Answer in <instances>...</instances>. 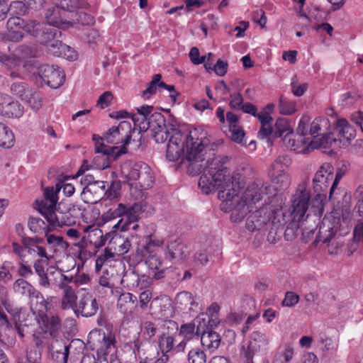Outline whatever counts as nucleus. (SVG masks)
Masks as SVG:
<instances>
[{
  "mask_svg": "<svg viewBox=\"0 0 363 363\" xmlns=\"http://www.w3.org/2000/svg\"><path fill=\"white\" fill-rule=\"evenodd\" d=\"M99 309L96 299L89 293H86L80 298L74 313L84 317H91L95 315Z\"/></svg>",
  "mask_w": 363,
  "mask_h": 363,
  "instance_id": "obj_22",
  "label": "nucleus"
},
{
  "mask_svg": "<svg viewBox=\"0 0 363 363\" xmlns=\"http://www.w3.org/2000/svg\"><path fill=\"white\" fill-rule=\"evenodd\" d=\"M77 292L71 286L63 289V295L61 300L62 308L63 309H72L74 312L78 303H77Z\"/></svg>",
  "mask_w": 363,
  "mask_h": 363,
  "instance_id": "obj_34",
  "label": "nucleus"
},
{
  "mask_svg": "<svg viewBox=\"0 0 363 363\" xmlns=\"http://www.w3.org/2000/svg\"><path fill=\"white\" fill-rule=\"evenodd\" d=\"M174 347V338L170 335H161L158 339V348L157 357H155L156 363H167L169 359L168 352H169Z\"/></svg>",
  "mask_w": 363,
  "mask_h": 363,
  "instance_id": "obj_24",
  "label": "nucleus"
},
{
  "mask_svg": "<svg viewBox=\"0 0 363 363\" xmlns=\"http://www.w3.org/2000/svg\"><path fill=\"white\" fill-rule=\"evenodd\" d=\"M88 3L86 0H62L60 6L63 10L73 11L78 9L86 8Z\"/></svg>",
  "mask_w": 363,
  "mask_h": 363,
  "instance_id": "obj_50",
  "label": "nucleus"
},
{
  "mask_svg": "<svg viewBox=\"0 0 363 363\" xmlns=\"http://www.w3.org/2000/svg\"><path fill=\"white\" fill-rule=\"evenodd\" d=\"M32 66L34 70L31 73L39 77L50 87L57 89L63 84L65 74L59 67H55L54 65H40L39 62H35Z\"/></svg>",
  "mask_w": 363,
  "mask_h": 363,
  "instance_id": "obj_13",
  "label": "nucleus"
},
{
  "mask_svg": "<svg viewBox=\"0 0 363 363\" xmlns=\"http://www.w3.org/2000/svg\"><path fill=\"white\" fill-rule=\"evenodd\" d=\"M84 232L87 233V240L89 243L96 248L104 246L111 237L110 233L104 235L102 230L94 225L86 226L84 228Z\"/></svg>",
  "mask_w": 363,
  "mask_h": 363,
  "instance_id": "obj_25",
  "label": "nucleus"
},
{
  "mask_svg": "<svg viewBox=\"0 0 363 363\" xmlns=\"http://www.w3.org/2000/svg\"><path fill=\"white\" fill-rule=\"evenodd\" d=\"M145 259V264L152 272L155 279L163 277L166 267L164 266L160 257L156 254H149Z\"/></svg>",
  "mask_w": 363,
  "mask_h": 363,
  "instance_id": "obj_28",
  "label": "nucleus"
},
{
  "mask_svg": "<svg viewBox=\"0 0 363 363\" xmlns=\"http://www.w3.org/2000/svg\"><path fill=\"white\" fill-rule=\"evenodd\" d=\"M174 307L177 311L183 313H197L201 310L199 298L189 291L178 293L174 298Z\"/></svg>",
  "mask_w": 363,
  "mask_h": 363,
  "instance_id": "obj_16",
  "label": "nucleus"
},
{
  "mask_svg": "<svg viewBox=\"0 0 363 363\" xmlns=\"http://www.w3.org/2000/svg\"><path fill=\"white\" fill-rule=\"evenodd\" d=\"M41 353L37 347H33L27 350L26 361L23 359H18L17 363H39Z\"/></svg>",
  "mask_w": 363,
  "mask_h": 363,
  "instance_id": "obj_56",
  "label": "nucleus"
},
{
  "mask_svg": "<svg viewBox=\"0 0 363 363\" xmlns=\"http://www.w3.org/2000/svg\"><path fill=\"white\" fill-rule=\"evenodd\" d=\"M137 297L131 293H123L118 299L119 311L125 315L132 314L136 308Z\"/></svg>",
  "mask_w": 363,
  "mask_h": 363,
  "instance_id": "obj_27",
  "label": "nucleus"
},
{
  "mask_svg": "<svg viewBox=\"0 0 363 363\" xmlns=\"http://www.w3.org/2000/svg\"><path fill=\"white\" fill-rule=\"evenodd\" d=\"M296 111V104L289 101L284 96L279 99V112L282 115H291Z\"/></svg>",
  "mask_w": 363,
  "mask_h": 363,
  "instance_id": "obj_52",
  "label": "nucleus"
},
{
  "mask_svg": "<svg viewBox=\"0 0 363 363\" xmlns=\"http://www.w3.org/2000/svg\"><path fill=\"white\" fill-rule=\"evenodd\" d=\"M49 45L57 48V51L52 52L55 55L62 56L69 61H74L77 58V52L71 47L62 43L57 38L53 39Z\"/></svg>",
  "mask_w": 363,
  "mask_h": 363,
  "instance_id": "obj_29",
  "label": "nucleus"
},
{
  "mask_svg": "<svg viewBox=\"0 0 363 363\" xmlns=\"http://www.w3.org/2000/svg\"><path fill=\"white\" fill-rule=\"evenodd\" d=\"M290 163L291 160L288 156H279L271 165L269 173L271 177L270 186L265 185L261 180H256L249 184L242 191L244 184L242 176L240 173H232L240 177L238 187L235 196L230 199V209L225 211L220 208V210L225 213H231L230 220L233 223H240L245 218L247 213L252 211L253 205L263 199L264 195H269L273 199L276 194L275 191L286 189L289 186L291 178L286 172V168Z\"/></svg>",
  "mask_w": 363,
  "mask_h": 363,
  "instance_id": "obj_2",
  "label": "nucleus"
},
{
  "mask_svg": "<svg viewBox=\"0 0 363 363\" xmlns=\"http://www.w3.org/2000/svg\"><path fill=\"white\" fill-rule=\"evenodd\" d=\"M15 137L11 129L0 121V147L11 148L14 145Z\"/></svg>",
  "mask_w": 363,
  "mask_h": 363,
  "instance_id": "obj_38",
  "label": "nucleus"
},
{
  "mask_svg": "<svg viewBox=\"0 0 363 363\" xmlns=\"http://www.w3.org/2000/svg\"><path fill=\"white\" fill-rule=\"evenodd\" d=\"M28 254L37 255L42 259L50 260L52 255H49L45 247L38 245L35 242H28Z\"/></svg>",
  "mask_w": 363,
  "mask_h": 363,
  "instance_id": "obj_49",
  "label": "nucleus"
},
{
  "mask_svg": "<svg viewBox=\"0 0 363 363\" xmlns=\"http://www.w3.org/2000/svg\"><path fill=\"white\" fill-rule=\"evenodd\" d=\"M31 298V310L34 314H38L36 320L40 328L45 335L54 336L60 327V318L56 315L49 317L46 315L48 302L39 291Z\"/></svg>",
  "mask_w": 363,
  "mask_h": 363,
  "instance_id": "obj_9",
  "label": "nucleus"
},
{
  "mask_svg": "<svg viewBox=\"0 0 363 363\" xmlns=\"http://www.w3.org/2000/svg\"><path fill=\"white\" fill-rule=\"evenodd\" d=\"M61 187H46L43 198L35 201V208L53 227L70 226L75 223L69 211L63 213L57 208L58 193Z\"/></svg>",
  "mask_w": 363,
  "mask_h": 363,
  "instance_id": "obj_4",
  "label": "nucleus"
},
{
  "mask_svg": "<svg viewBox=\"0 0 363 363\" xmlns=\"http://www.w3.org/2000/svg\"><path fill=\"white\" fill-rule=\"evenodd\" d=\"M196 335H197V330L195 329V324L190 323L182 325L179 333V336L182 340L177 345V350L184 351L187 342L192 340Z\"/></svg>",
  "mask_w": 363,
  "mask_h": 363,
  "instance_id": "obj_31",
  "label": "nucleus"
},
{
  "mask_svg": "<svg viewBox=\"0 0 363 363\" xmlns=\"http://www.w3.org/2000/svg\"><path fill=\"white\" fill-rule=\"evenodd\" d=\"M151 308L153 313L160 319L167 320L173 317L174 308L171 299L166 296H161L152 301Z\"/></svg>",
  "mask_w": 363,
  "mask_h": 363,
  "instance_id": "obj_21",
  "label": "nucleus"
},
{
  "mask_svg": "<svg viewBox=\"0 0 363 363\" xmlns=\"http://www.w3.org/2000/svg\"><path fill=\"white\" fill-rule=\"evenodd\" d=\"M116 254L111 248L106 247L104 251L97 257V265L102 266L105 262L113 260Z\"/></svg>",
  "mask_w": 363,
  "mask_h": 363,
  "instance_id": "obj_62",
  "label": "nucleus"
},
{
  "mask_svg": "<svg viewBox=\"0 0 363 363\" xmlns=\"http://www.w3.org/2000/svg\"><path fill=\"white\" fill-rule=\"evenodd\" d=\"M189 363H206V356L205 353L199 348L192 349L188 354Z\"/></svg>",
  "mask_w": 363,
  "mask_h": 363,
  "instance_id": "obj_55",
  "label": "nucleus"
},
{
  "mask_svg": "<svg viewBox=\"0 0 363 363\" xmlns=\"http://www.w3.org/2000/svg\"><path fill=\"white\" fill-rule=\"evenodd\" d=\"M48 260L38 259L34 263V269L39 277V284L40 286L48 288L50 287V279L48 269L47 272L45 271V266Z\"/></svg>",
  "mask_w": 363,
  "mask_h": 363,
  "instance_id": "obj_41",
  "label": "nucleus"
},
{
  "mask_svg": "<svg viewBox=\"0 0 363 363\" xmlns=\"http://www.w3.org/2000/svg\"><path fill=\"white\" fill-rule=\"evenodd\" d=\"M24 30L38 38L41 43L48 45L53 39L58 38L61 35V31L57 28H50L45 23L37 20L27 21Z\"/></svg>",
  "mask_w": 363,
  "mask_h": 363,
  "instance_id": "obj_14",
  "label": "nucleus"
},
{
  "mask_svg": "<svg viewBox=\"0 0 363 363\" xmlns=\"http://www.w3.org/2000/svg\"><path fill=\"white\" fill-rule=\"evenodd\" d=\"M329 128L328 119L319 117L315 118L311 124L308 134L313 137V140H316L320 133L326 132Z\"/></svg>",
  "mask_w": 363,
  "mask_h": 363,
  "instance_id": "obj_40",
  "label": "nucleus"
},
{
  "mask_svg": "<svg viewBox=\"0 0 363 363\" xmlns=\"http://www.w3.org/2000/svg\"><path fill=\"white\" fill-rule=\"evenodd\" d=\"M333 177L334 168L330 163L323 164L313 177V187L317 194L313 199V203H314L320 211H323V203L326 201V194L325 192L327 191L330 185H332Z\"/></svg>",
  "mask_w": 363,
  "mask_h": 363,
  "instance_id": "obj_10",
  "label": "nucleus"
},
{
  "mask_svg": "<svg viewBox=\"0 0 363 363\" xmlns=\"http://www.w3.org/2000/svg\"><path fill=\"white\" fill-rule=\"evenodd\" d=\"M24 19L19 16H11L6 23V31L2 35V40L4 41L18 42L23 38L21 30H24L26 24Z\"/></svg>",
  "mask_w": 363,
  "mask_h": 363,
  "instance_id": "obj_18",
  "label": "nucleus"
},
{
  "mask_svg": "<svg viewBox=\"0 0 363 363\" xmlns=\"http://www.w3.org/2000/svg\"><path fill=\"white\" fill-rule=\"evenodd\" d=\"M351 218V213L347 209H334L325 215L319 225L318 241L330 242L337 233L341 236L347 234Z\"/></svg>",
  "mask_w": 363,
  "mask_h": 363,
  "instance_id": "obj_6",
  "label": "nucleus"
},
{
  "mask_svg": "<svg viewBox=\"0 0 363 363\" xmlns=\"http://www.w3.org/2000/svg\"><path fill=\"white\" fill-rule=\"evenodd\" d=\"M152 138L157 143L167 140L166 158L175 162L185 155L189 162L188 171L192 175L201 174L199 186L209 194L218 190L220 208L230 209L231 201L238 187L239 175L230 174L225 167L228 157L216 155L213 150H208L209 140L201 128L182 131L177 125L167 123L162 114L155 113L151 118Z\"/></svg>",
  "mask_w": 363,
  "mask_h": 363,
  "instance_id": "obj_1",
  "label": "nucleus"
},
{
  "mask_svg": "<svg viewBox=\"0 0 363 363\" xmlns=\"http://www.w3.org/2000/svg\"><path fill=\"white\" fill-rule=\"evenodd\" d=\"M336 130L338 132L340 137L347 141L352 140L356 135L354 128L345 118H340L337 121Z\"/></svg>",
  "mask_w": 363,
  "mask_h": 363,
  "instance_id": "obj_35",
  "label": "nucleus"
},
{
  "mask_svg": "<svg viewBox=\"0 0 363 363\" xmlns=\"http://www.w3.org/2000/svg\"><path fill=\"white\" fill-rule=\"evenodd\" d=\"M7 312L12 316L11 321L13 323L15 329L17 331L20 337H24V327L27 325L22 324L21 318L24 319L25 313L22 308H13V306L8 305L5 306Z\"/></svg>",
  "mask_w": 363,
  "mask_h": 363,
  "instance_id": "obj_30",
  "label": "nucleus"
},
{
  "mask_svg": "<svg viewBox=\"0 0 363 363\" xmlns=\"http://www.w3.org/2000/svg\"><path fill=\"white\" fill-rule=\"evenodd\" d=\"M220 306L217 303H213L206 311L205 314L208 315V318L210 320L211 328H214L220 323L219 311Z\"/></svg>",
  "mask_w": 363,
  "mask_h": 363,
  "instance_id": "obj_48",
  "label": "nucleus"
},
{
  "mask_svg": "<svg viewBox=\"0 0 363 363\" xmlns=\"http://www.w3.org/2000/svg\"><path fill=\"white\" fill-rule=\"evenodd\" d=\"M162 76L160 74H156L153 76L152 81L149 84L147 88L143 91V96L145 99H149L152 95L155 94L157 91V88L159 87Z\"/></svg>",
  "mask_w": 363,
  "mask_h": 363,
  "instance_id": "obj_53",
  "label": "nucleus"
},
{
  "mask_svg": "<svg viewBox=\"0 0 363 363\" xmlns=\"http://www.w3.org/2000/svg\"><path fill=\"white\" fill-rule=\"evenodd\" d=\"M335 139L331 135L330 133H326V132H323L320 133L318 137H316V140H312L308 145H307V148H318V147H326L332 144L333 142H335Z\"/></svg>",
  "mask_w": 363,
  "mask_h": 363,
  "instance_id": "obj_43",
  "label": "nucleus"
},
{
  "mask_svg": "<svg viewBox=\"0 0 363 363\" xmlns=\"http://www.w3.org/2000/svg\"><path fill=\"white\" fill-rule=\"evenodd\" d=\"M31 109L38 111L43 106V96L40 93L31 89L23 101Z\"/></svg>",
  "mask_w": 363,
  "mask_h": 363,
  "instance_id": "obj_42",
  "label": "nucleus"
},
{
  "mask_svg": "<svg viewBox=\"0 0 363 363\" xmlns=\"http://www.w3.org/2000/svg\"><path fill=\"white\" fill-rule=\"evenodd\" d=\"M229 137L231 140L237 143L243 144L245 141V133L242 127L240 125L232 126L228 128Z\"/></svg>",
  "mask_w": 363,
  "mask_h": 363,
  "instance_id": "obj_57",
  "label": "nucleus"
},
{
  "mask_svg": "<svg viewBox=\"0 0 363 363\" xmlns=\"http://www.w3.org/2000/svg\"><path fill=\"white\" fill-rule=\"evenodd\" d=\"M12 249L13 252L19 257L21 262H26V258L28 254V242L24 243L22 246L16 242L12 244Z\"/></svg>",
  "mask_w": 363,
  "mask_h": 363,
  "instance_id": "obj_61",
  "label": "nucleus"
},
{
  "mask_svg": "<svg viewBox=\"0 0 363 363\" xmlns=\"http://www.w3.org/2000/svg\"><path fill=\"white\" fill-rule=\"evenodd\" d=\"M45 238L49 250L52 252L65 250L68 247L67 242L62 236L52 234L50 230L45 231Z\"/></svg>",
  "mask_w": 363,
  "mask_h": 363,
  "instance_id": "obj_32",
  "label": "nucleus"
},
{
  "mask_svg": "<svg viewBox=\"0 0 363 363\" xmlns=\"http://www.w3.org/2000/svg\"><path fill=\"white\" fill-rule=\"evenodd\" d=\"M47 25L50 28H66L69 26V23L64 21L62 18L61 10L58 6L48 9L45 13Z\"/></svg>",
  "mask_w": 363,
  "mask_h": 363,
  "instance_id": "obj_26",
  "label": "nucleus"
},
{
  "mask_svg": "<svg viewBox=\"0 0 363 363\" xmlns=\"http://www.w3.org/2000/svg\"><path fill=\"white\" fill-rule=\"evenodd\" d=\"M137 111L142 121L141 123L138 124V125L140 129L143 130H151L150 122L152 121V116L155 113L162 114L159 112H153L154 108L151 106H142L141 107L137 108Z\"/></svg>",
  "mask_w": 363,
  "mask_h": 363,
  "instance_id": "obj_36",
  "label": "nucleus"
},
{
  "mask_svg": "<svg viewBox=\"0 0 363 363\" xmlns=\"http://www.w3.org/2000/svg\"><path fill=\"white\" fill-rule=\"evenodd\" d=\"M65 272H66L62 269L53 266L50 267L48 268L50 286L52 284L60 289H65L66 287H69V284L72 282L73 276H68L65 274Z\"/></svg>",
  "mask_w": 363,
  "mask_h": 363,
  "instance_id": "obj_23",
  "label": "nucleus"
},
{
  "mask_svg": "<svg viewBox=\"0 0 363 363\" xmlns=\"http://www.w3.org/2000/svg\"><path fill=\"white\" fill-rule=\"evenodd\" d=\"M121 282L125 283L128 287H136L139 284V277L133 272H126L123 276Z\"/></svg>",
  "mask_w": 363,
  "mask_h": 363,
  "instance_id": "obj_64",
  "label": "nucleus"
},
{
  "mask_svg": "<svg viewBox=\"0 0 363 363\" xmlns=\"http://www.w3.org/2000/svg\"><path fill=\"white\" fill-rule=\"evenodd\" d=\"M69 345H60L59 350H53L52 358L59 363H67L69 356Z\"/></svg>",
  "mask_w": 363,
  "mask_h": 363,
  "instance_id": "obj_54",
  "label": "nucleus"
},
{
  "mask_svg": "<svg viewBox=\"0 0 363 363\" xmlns=\"http://www.w3.org/2000/svg\"><path fill=\"white\" fill-rule=\"evenodd\" d=\"M293 137V133L289 134V135L284 136V143L288 148H290L291 150L298 152L310 149L307 148V146H300L298 144L296 143V140L294 139Z\"/></svg>",
  "mask_w": 363,
  "mask_h": 363,
  "instance_id": "obj_59",
  "label": "nucleus"
},
{
  "mask_svg": "<svg viewBox=\"0 0 363 363\" xmlns=\"http://www.w3.org/2000/svg\"><path fill=\"white\" fill-rule=\"evenodd\" d=\"M164 244V239L155 234L145 236L138 243L135 256L137 261L140 262L149 254H154L156 248Z\"/></svg>",
  "mask_w": 363,
  "mask_h": 363,
  "instance_id": "obj_17",
  "label": "nucleus"
},
{
  "mask_svg": "<svg viewBox=\"0 0 363 363\" xmlns=\"http://www.w3.org/2000/svg\"><path fill=\"white\" fill-rule=\"evenodd\" d=\"M201 342L203 347L213 352L220 344V337L218 333L210 330L201 335Z\"/></svg>",
  "mask_w": 363,
  "mask_h": 363,
  "instance_id": "obj_33",
  "label": "nucleus"
},
{
  "mask_svg": "<svg viewBox=\"0 0 363 363\" xmlns=\"http://www.w3.org/2000/svg\"><path fill=\"white\" fill-rule=\"evenodd\" d=\"M191 323L195 324L197 335H201L212 328L210 326V320L208 318V315L204 313L198 315Z\"/></svg>",
  "mask_w": 363,
  "mask_h": 363,
  "instance_id": "obj_44",
  "label": "nucleus"
},
{
  "mask_svg": "<svg viewBox=\"0 0 363 363\" xmlns=\"http://www.w3.org/2000/svg\"><path fill=\"white\" fill-rule=\"evenodd\" d=\"M37 50L27 45H21L13 54L7 55L0 51V63L4 65L7 69L11 71L9 76L12 78L21 77V69L25 72L34 70L32 66L36 61H31V58L36 57Z\"/></svg>",
  "mask_w": 363,
  "mask_h": 363,
  "instance_id": "obj_7",
  "label": "nucleus"
},
{
  "mask_svg": "<svg viewBox=\"0 0 363 363\" xmlns=\"http://www.w3.org/2000/svg\"><path fill=\"white\" fill-rule=\"evenodd\" d=\"M256 204L257 203L253 205L252 211L246 214L251 213L246 220V228L250 231L259 230L269 223L278 227L286 222L283 211V203L277 199H272L269 203L253 211Z\"/></svg>",
  "mask_w": 363,
  "mask_h": 363,
  "instance_id": "obj_5",
  "label": "nucleus"
},
{
  "mask_svg": "<svg viewBox=\"0 0 363 363\" xmlns=\"http://www.w3.org/2000/svg\"><path fill=\"white\" fill-rule=\"evenodd\" d=\"M259 135L262 139H267V142L269 145L272 144V140L276 138L274 137V128L271 127V124H265L261 125Z\"/></svg>",
  "mask_w": 363,
  "mask_h": 363,
  "instance_id": "obj_58",
  "label": "nucleus"
},
{
  "mask_svg": "<svg viewBox=\"0 0 363 363\" xmlns=\"http://www.w3.org/2000/svg\"><path fill=\"white\" fill-rule=\"evenodd\" d=\"M121 174L130 188L134 187L140 191L152 187L155 181L151 168L143 162L124 164Z\"/></svg>",
  "mask_w": 363,
  "mask_h": 363,
  "instance_id": "obj_8",
  "label": "nucleus"
},
{
  "mask_svg": "<svg viewBox=\"0 0 363 363\" xmlns=\"http://www.w3.org/2000/svg\"><path fill=\"white\" fill-rule=\"evenodd\" d=\"M24 107L10 95L0 92V116L6 118H20L24 114Z\"/></svg>",
  "mask_w": 363,
  "mask_h": 363,
  "instance_id": "obj_15",
  "label": "nucleus"
},
{
  "mask_svg": "<svg viewBox=\"0 0 363 363\" xmlns=\"http://www.w3.org/2000/svg\"><path fill=\"white\" fill-rule=\"evenodd\" d=\"M190 251V246L180 240H174L168 243L164 255L167 259L177 262L189 257Z\"/></svg>",
  "mask_w": 363,
  "mask_h": 363,
  "instance_id": "obj_19",
  "label": "nucleus"
},
{
  "mask_svg": "<svg viewBox=\"0 0 363 363\" xmlns=\"http://www.w3.org/2000/svg\"><path fill=\"white\" fill-rule=\"evenodd\" d=\"M141 212L142 206L139 203H135L132 206L119 203L113 213L122 218L114 225V228L123 232L136 230L138 228L137 222Z\"/></svg>",
  "mask_w": 363,
  "mask_h": 363,
  "instance_id": "obj_12",
  "label": "nucleus"
},
{
  "mask_svg": "<svg viewBox=\"0 0 363 363\" xmlns=\"http://www.w3.org/2000/svg\"><path fill=\"white\" fill-rule=\"evenodd\" d=\"M135 130L132 128L128 121H123L118 125L113 126L108 129L104 138L93 135L92 139L95 144L96 153L102 154L105 157L104 162L99 165V167H107V160L110 157H116L125 152V150H118L115 147H108L104 144V140L111 144H121L123 148L130 142L131 133Z\"/></svg>",
  "mask_w": 363,
  "mask_h": 363,
  "instance_id": "obj_3",
  "label": "nucleus"
},
{
  "mask_svg": "<svg viewBox=\"0 0 363 363\" xmlns=\"http://www.w3.org/2000/svg\"><path fill=\"white\" fill-rule=\"evenodd\" d=\"M24 0H13L8 5V13L11 16H24L28 11V6Z\"/></svg>",
  "mask_w": 363,
  "mask_h": 363,
  "instance_id": "obj_45",
  "label": "nucleus"
},
{
  "mask_svg": "<svg viewBox=\"0 0 363 363\" xmlns=\"http://www.w3.org/2000/svg\"><path fill=\"white\" fill-rule=\"evenodd\" d=\"M310 199V191L304 185L300 186L291 199V205L289 209L291 221L294 227H299L300 223L305 220Z\"/></svg>",
  "mask_w": 363,
  "mask_h": 363,
  "instance_id": "obj_11",
  "label": "nucleus"
},
{
  "mask_svg": "<svg viewBox=\"0 0 363 363\" xmlns=\"http://www.w3.org/2000/svg\"><path fill=\"white\" fill-rule=\"evenodd\" d=\"M28 226L30 230L35 233H44L45 234L46 230H50L44 220L39 218H30Z\"/></svg>",
  "mask_w": 363,
  "mask_h": 363,
  "instance_id": "obj_51",
  "label": "nucleus"
},
{
  "mask_svg": "<svg viewBox=\"0 0 363 363\" xmlns=\"http://www.w3.org/2000/svg\"><path fill=\"white\" fill-rule=\"evenodd\" d=\"M115 342V337L111 333H108L107 335L103 333L102 340L96 351L98 357L99 359H105L106 355L114 348Z\"/></svg>",
  "mask_w": 363,
  "mask_h": 363,
  "instance_id": "obj_37",
  "label": "nucleus"
},
{
  "mask_svg": "<svg viewBox=\"0 0 363 363\" xmlns=\"http://www.w3.org/2000/svg\"><path fill=\"white\" fill-rule=\"evenodd\" d=\"M13 288L16 293L29 298H33L38 292L30 283L23 279H17Z\"/></svg>",
  "mask_w": 363,
  "mask_h": 363,
  "instance_id": "obj_39",
  "label": "nucleus"
},
{
  "mask_svg": "<svg viewBox=\"0 0 363 363\" xmlns=\"http://www.w3.org/2000/svg\"><path fill=\"white\" fill-rule=\"evenodd\" d=\"M158 330L157 327L155 325V323L150 322V321H146L145 322L141 328V333L142 335L145 338H151L157 334Z\"/></svg>",
  "mask_w": 363,
  "mask_h": 363,
  "instance_id": "obj_60",
  "label": "nucleus"
},
{
  "mask_svg": "<svg viewBox=\"0 0 363 363\" xmlns=\"http://www.w3.org/2000/svg\"><path fill=\"white\" fill-rule=\"evenodd\" d=\"M269 339L267 336L259 332L255 331L252 333L248 344L242 347L241 351L246 352L247 356H254L256 353L267 349Z\"/></svg>",
  "mask_w": 363,
  "mask_h": 363,
  "instance_id": "obj_20",
  "label": "nucleus"
},
{
  "mask_svg": "<svg viewBox=\"0 0 363 363\" xmlns=\"http://www.w3.org/2000/svg\"><path fill=\"white\" fill-rule=\"evenodd\" d=\"M91 279L90 276L85 273H77L73 276L72 282L76 287L89 285Z\"/></svg>",
  "mask_w": 363,
  "mask_h": 363,
  "instance_id": "obj_63",
  "label": "nucleus"
},
{
  "mask_svg": "<svg viewBox=\"0 0 363 363\" xmlns=\"http://www.w3.org/2000/svg\"><path fill=\"white\" fill-rule=\"evenodd\" d=\"M29 86L24 82H16L11 86V92L13 96L18 97L23 101L27 94L31 90Z\"/></svg>",
  "mask_w": 363,
  "mask_h": 363,
  "instance_id": "obj_47",
  "label": "nucleus"
},
{
  "mask_svg": "<svg viewBox=\"0 0 363 363\" xmlns=\"http://www.w3.org/2000/svg\"><path fill=\"white\" fill-rule=\"evenodd\" d=\"M293 130L290 128L288 121L284 118H278L274 127V137L279 138L282 135H289Z\"/></svg>",
  "mask_w": 363,
  "mask_h": 363,
  "instance_id": "obj_46",
  "label": "nucleus"
}]
</instances>
